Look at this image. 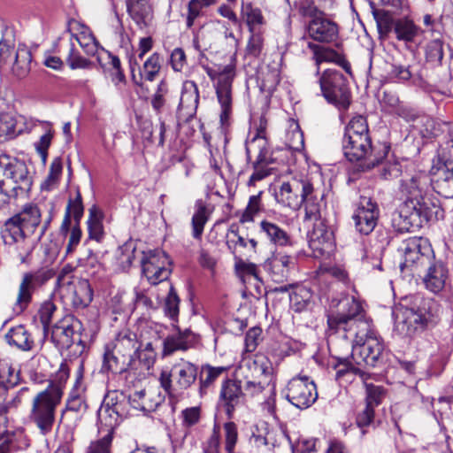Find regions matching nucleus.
Wrapping results in <instances>:
<instances>
[{"label": "nucleus", "instance_id": "c9c22d12", "mask_svg": "<svg viewBox=\"0 0 453 453\" xmlns=\"http://www.w3.org/2000/svg\"><path fill=\"white\" fill-rule=\"evenodd\" d=\"M127 12L132 19L141 27L148 25L150 7L145 0H127Z\"/></svg>", "mask_w": 453, "mask_h": 453}, {"label": "nucleus", "instance_id": "a18cd8bd", "mask_svg": "<svg viewBox=\"0 0 453 453\" xmlns=\"http://www.w3.org/2000/svg\"><path fill=\"white\" fill-rule=\"evenodd\" d=\"M127 294L124 291H118L107 303V309L114 315L122 314L128 310H133L132 303H127Z\"/></svg>", "mask_w": 453, "mask_h": 453}, {"label": "nucleus", "instance_id": "13d9d810", "mask_svg": "<svg viewBox=\"0 0 453 453\" xmlns=\"http://www.w3.org/2000/svg\"><path fill=\"white\" fill-rule=\"evenodd\" d=\"M286 141L292 150L301 151L304 148L303 134L297 124H295L294 128L288 132Z\"/></svg>", "mask_w": 453, "mask_h": 453}, {"label": "nucleus", "instance_id": "6e6d98bb", "mask_svg": "<svg viewBox=\"0 0 453 453\" xmlns=\"http://www.w3.org/2000/svg\"><path fill=\"white\" fill-rule=\"evenodd\" d=\"M264 48V37L260 31L250 33L248 44L246 46V56L258 58Z\"/></svg>", "mask_w": 453, "mask_h": 453}, {"label": "nucleus", "instance_id": "4d7b16f0", "mask_svg": "<svg viewBox=\"0 0 453 453\" xmlns=\"http://www.w3.org/2000/svg\"><path fill=\"white\" fill-rule=\"evenodd\" d=\"M311 293L304 288H298L290 296V305L296 311H301L306 308L311 299Z\"/></svg>", "mask_w": 453, "mask_h": 453}, {"label": "nucleus", "instance_id": "473e14b6", "mask_svg": "<svg viewBox=\"0 0 453 453\" xmlns=\"http://www.w3.org/2000/svg\"><path fill=\"white\" fill-rule=\"evenodd\" d=\"M119 349L120 346L114 342L107 343L104 349V367L114 373H122L126 371V355L123 354L119 358L116 354V352L120 351Z\"/></svg>", "mask_w": 453, "mask_h": 453}, {"label": "nucleus", "instance_id": "423d86ee", "mask_svg": "<svg viewBox=\"0 0 453 453\" xmlns=\"http://www.w3.org/2000/svg\"><path fill=\"white\" fill-rule=\"evenodd\" d=\"M342 150L346 158L350 162H360L364 170L373 168L387 156L388 147L384 146L378 150L372 145L370 136H343Z\"/></svg>", "mask_w": 453, "mask_h": 453}, {"label": "nucleus", "instance_id": "338daca9", "mask_svg": "<svg viewBox=\"0 0 453 453\" xmlns=\"http://www.w3.org/2000/svg\"><path fill=\"white\" fill-rule=\"evenodd\" d=\"M438 194L441 196L451 199L453 198V170L447 172L445 177L436 181Z\"/></svg>", "mask_w": 453, "mask_h": 453}, {"label": "nucleus", "instance_id": "ddd939ff", "mask_svg": "<svg viewBox=\"0 0 453 453\" xmlns=\"http://www.w3.org/2000/svg\"><path fill=\"white\" fill-rule=\"evenodd\" d=\"M141 264L142 274L152 285L166 280L172 273L171 260L160 250L144 252Z\"/></svg>", "mask_w": 453, "mask_h": 453}, {"label": "nucleus", "instance_id": "09e8293b", "mask_svg": "<svg viewBox=\"0 0 453 453\" xmlns=\"http://www.w3.org/2000/svg\"><path fill=\"white\" fill-rule=\"evenodd\" d=\"M344 136H370L366 119L361 115L353 117L345 128Z\"/></svg>", "mask_w": 453, "mask_h": 453}, {"label": "nucleus", "instance_id": "2eb2a0df", "mask_svg": "<svg viewBox=\"0 0 453 453\" xmlns=\"http://www.w3.org/2000/svg\"><path fill=\"white\" fill-rule=\"evenodd\" d=\"M311 191L312 184L310 180L306 179H292L280 185L279 190L275 192V198L279 203L293 210H297Z\"/></svg>", "mask_w": 453, "mask_h": 453}, {"label": "nucleus", "instance_id": "4468645a", "mask_svg": "<svg viewBox=\"0 0 453 453\" xmlns=\"http://www.w3.org/2000/svg\"><path fill=\"white\" fill-rule=\"evenodd\" d=\"M304 13L311 17V19L306 26L309 38L322 43H330L336 41L339 28L334 21L326 18L316 7H310Z\"/></svg>", "mask_w": 453, "mask_h": 453}, {"label": "nucleus", "instance_id": "a211bd4d", "mask_svg": "<svg viewBox=\"0 0 453 453\" xmlns=\"http://www.w3.org/2000/svg\"><path fill=\"white\" fill-rule=\"evenodd\" d=\"M409 300L406 299L393 310V317L397 330L405 332L408 336H411L418 328L424 326V315L419 309L410 307Z\"/></svg>", "mask_w": 453, "mask_h": 453}, {"label": "nucleus", "instance_id": "de8ad7c7", "mask_svg": "<svg viewBox=\"0 0 453 453\" xmlns=\"http://www.w3.org/2000/svg\"><path fill=\"white\" fill-rule=\"evenodd\" d=\"M88 229L89 238L100 242L104 236V228L101 217L96 209H89V217L88 219Z\"/></svg>", "mask_w": 453, "mask_h": 453}, {"label": "nucleus", "instance_id": "6ab92c4d", "mask_svg": "<svg viewBox=\"0 0 453 453\" xmlns=\"http://www.w3.org/2000/svg\"><path fill=\"white\" fill-rule=\"evenodd\" d=\"M309 246L316 257L329 256L334 251V232L326 219L314 222L309 235Z\"/></svg>", "mask_w": 453, "mask_h": 453}, {"label": "nucleus", "instance_id": "a878e982", "mask_svg": "<svg viewBox=\"0 0 453 453\" xmlns=\"http://www.w3.org/2000/svg\"><path fill=\"white\" fill-rule=\"evenodd\" d=\"M242 385L235 380H227L222 385L220 391V403L224 407L229 418H232L235 408L239 406L242 400Z\"/></svg>", "mask_w": 453, "mask_h": 453}, {"label": "nucleus", "instance_id": "dca6fc26", "mask_svg": "<svg viewBox=\"0 0 453 453\" xmlns=\"http://www.w3.org/2000/svg\"><path fill=\"white\" fill-rule=\"evenodd\" d=\"M288 400L299 409H306L317 399L316 385L308 377H296L288 381Z\"/></svg>", "mask_w": 453, "mask_h": 453}, {"label": "nucleus", "instance_id": "680f3d73", "mask_svg": "<svg viewBox=\"0 0 453 453\" xmlns=\"http://www.w3.org/2000/svg\"><path fill=\"white\" fill-rule=\"evenodd\" d=\"M112 438L113 434H111L110 431L102 438L91 441L88 449V453H111Z\"/></svg>", "mask_w": 453, "mask_h": 453}, {"label": "nucleus", "instance_id": "c85d7f7f", "mask_svg": "<svg viewBox=\"0 0 453 453\" xmlns=\"http://www.w3.org/2000/svg\"><path fill=\"white\" fill-rule=\"evenodd\" d=\"M324 194L312 187V191L309 194L304 203V220L305 221H319L326 219L323 217V211L326 208V203L323 200Z\"/></svg>", "mask_w": 453, "mask_h": 453}, {"label": "nucleus", "instance_id": "774afa93", "mask_svg": "<svg viewBox=\"0 0 453 453\" xmlns=\"http://www.w3.org/2000/svg\"><path fill=\"white\" fill-rule=\"evenodd\" d=\"M168 93V85L165 81H161L157 88L155 94L151 98V105L157 112L161 111L165 104V96Z\"/></svg>", "mask_w": 453, "mask_h": 453}, {"label": "nucleus", "instance_id": "1a4fd4ad", "mask_svg": "<svg viewBox=\"0 0 453 453\" xmlns=\"http://www.w3.org/2000/svg\"><path fill=\"white\" fill-rule=\"evenodd\" d=\"M321 93L326 100L338 107L347 109L350 104V92L344 75L337 70L327 69L319 79Z\"/></svg>", "mask_w": 453, "mask_h": 453}, {"label": "nucleus", "instance_id": "a19ab883", "mask_svg": "<svg viewBox=\"0 0 453 453\" xmlns=\"http://www.w3.org/2000/svg\"><path fill=\"white\" fill-rule=\"evenodd\" d=\"M307 46L313 52V58L318 65L322 62L339 63L342 60V55L333 49L311 42H309Z\"/></svg>", "mask_w": 453, "mask_h": 453}, {"label": "nucleus", "instance_id": "5fc2aeb1", "mask_svg": "<svg viewBox=\"0 0 453 453\" xmlns=\"http://www.w3.org/2000/svg\"><path fill=\"white\" fill-rule=\"evenodd\" d=\"M273 377L255 380H237L242 388L249 395H254L262 392L265 386H268Z\"/></svg>", "mask_w": 453, "mask_h": 453}, {"label": "nucleus", "instance_id": "f03ea898", "mask_svg": "<svg viewBox=\"0 0 453 453\" xmlns=\"http://www.w3.org/2000/svg\"><path fill=\"white\" fill-rule=\"evenodd\" d=\"M42 221V213L39 207L34 203H27L21 211L8 219L1 227V239L5 246H17L16 258L25 263L30 251L24 247L26 239L32 235Z\"/></svg>", "mask_w": 453, "mask_h": 453}, {"label": "nucleus", "instance_id": "603ef678", "mask_svg": "<svg viewBox=\"0 0 453 453\" xmlns=\"http://www.w3.org/2000/svg\"><path fill=\"white\" fill-rule=\"evenodd\" d=\"M54 136V130L50 124L45 127V133L40 137L39 141L35 143V148L42 158L46 163L48 158V150L51 144Z\"/></svg>", "mask_w": 453, "mask_h": 453}, {"label": "nucleus", "instance_id": "e2e57ef3", "mask_svg": "<svg viewBox=\"0 0 453 453\" xmlns=\"http://www.w3.org/2000/svg\"><path fill=\"white\" fill-rule=\"evenodd\" d=\"M180 298L172 285H169V292L165 302V312L174 319L179 314Z\"/></svg>", "mask_w": 453, "mask_h": 453}, {"label": "nucleus", "instance_id": "cd10ccee", "mask_svg": "<svg viewBox=\"0 0 453 453\" xmlns=\"http://www.w3.org/2000/svg\"><path fill=\"white\" fill-rule=\"evenodd\" d=\"M164 402L162 396L156 390H139L128 396L129 404L135 410L151 412Z\"/></svg>", "mask_w": 453, "mask_h": 453}, {"label": "nucleus", "instance_id": "f704fd0d", "mask_svg": "<svg viewBox=\"0 0 453 453\" xmlns=\"http://www.w3.org/2000/svg\"><path fill=\"white\" fill-rule=\"evenodd\" d=\"M252 155L256 156V159L253 162L254 172L250 177L248 182L250 186H254L257 181H259L268 176L270 174V171L267 168V165L273 163L271 152L257 151V153H252Z\"/></svg>", "mask_w": 453, "mask_h": 453}, {"label": "nucleus", "instance_id": "f257e3e1", "mask_svg": "<svg viewBox=\"0 0 453 453\" xmlns=\"http://www.w3.org/2000/svg\"><path fill=\"white\" fill-rule=\"evenodd\" d=\"M429 178L416 173L401 180L399 192L404 201L392 215V226L400 233L414 231L433 219L442 216L436 198L428 196Z\"/></svg>", "mask_w": 453, "mask_h": 453}, {"label": "nucleus", "instance_id": "2f4dec72", "mask_svg": "<svg viewBox=\"0 0 453 453\" xmlns=\"http://www.w3.org/2000/svg\"><path fill=\"white\" fill-rule=\"evenodd\" d=\"M93 291L87 280H81L72 286L71 303L75 310H82L89 305Z\"/></svg>", "mask_w": 453, "mask_h": 453}, {"label": "nucleus", "instance_id": "4c0bfd02", "mask_svg": "<svg viewBox=\"0 0 453 453\" xmlns=\"http://www.w3.org/2000/svg\"><path fill=\"white\" fill-rule=\"evenodd\" d=\"M419 27L407 18L397 19L395 26V37L399 41L411 42L418 35Z\"/></svg>", "mask_w": 453, "mask_h": 453}, {"label": "nucleus", "instance_id": "0e129e2a", "mask_svg": "<svg viewBox=\"0 0 453 453\" xmlns=\"http://www.w3.org/2000/svg\"><path fill=\"white\" fill-rule=\"evenodd\" d=\"M426 58L430 62L441 63L443 58V42L440 39L431 41L426 50Z\"/></svg>", "mask_w": 453, "mask_h": 453}, {"label": "nucleus", "instance_id": "e433bc0d", "mask_svg": "<svg viewBox=\"0 0 453 453\" xmlns=\"http://www.w3.org/2000/svg\"><path fill=\"white\" fill-rule=\"evenodd\" d=\"M195 213L193 214L191 224H192V235L195 239H200L205 224L209 219L211 211L208 210L204 201L199 199L195 204Z\"/></svg>", "mask_w": 453, "mask_h": 453}, {"label": "nucleus", "instance_id": "0eeeda50", "mask_svg": "<svg viewBox=\"0 0 453 453\" xmlns=\"http://www.w3.org/2000/svg\"><path fill=\"white\" fill-rule=\"evenodd\" d=\"M32 53L24 44L15 48L12 40L0 41V73L9 72L14 78H26L31 70Z\"/></svg>", "mask_w": 453, "mask_h": 453}, {"label": "nucleus", "instance_id": "6e6552de", "mask_svg": "<svg viewBox=\"0 0 453 453\" xmlns=\"http://www.w3.org/2000/svg\"><path fill=\"white\" fill-rule=\"evenodd\" d=\"M197 367L189 361L180 359L170 370H162L159 382L162 388L173 396L179 391L187 390L196 380Z\"/></svg>", "mask_w": 453, "mask_h": 453}, {"label": "nucleus", "instance_id": "bf43d9fd", "mask_svg": "<svg viewBox=\"0 0 453 453\" xmlns=\"http://www.w3.org/2000/svg\"><path fill=\"white\" fill-rule=\"evenodd\" d=\"M66 62L71 69H85L90 65V61L80 55L76 50L73 42H70L69 53Z\"/></svg>", "mask_w": 453, "mask_h": 453}, {"label": "nucleus", "instance_id": "7c9ffc66", "mask_svg": "<svg viewBox=\"0 0 453 453\" xmlns=\"http://www.w3.org/2000/svg\"><path fill=\"white\" fill-rule=\"evenodd\" d=\"M81 325L79 320L72 317H66L55 324L50 332V340H60L61 338L73 339L80 337Z\"/></svg>", "mask_w": 453, "mask_h": 453}, {"label": "nucleus", "instance_id": "7ed1b4c3", "mask_svg": "<svg viewBox=\"0 0 453 453\" xmlns=\"http://www.w3.org/2000/svg\"><path fill=\"white\" fill-rule=\"evenodd\" d=\"M32 179L24 161L7 155L0 156V195L5 199L27 196Z\"/></svg>", "mask_w": 453, "mask_h": 453}, {"label": "nucleus", "instance_id": "9b49d317", "mask_svg": "<svg viewBox=\"0 0 453 453\" xmlns=\"http://www.w3.org/2000/svg\"><path fill=\"white\" fill-rule=\"evenodd\" d=\"M398 252L403 258L400 264L401 270L410 269L416 271L420 267L430 265L434 258V251L427 239L422 237H411L403 241Z\"/></svg>", "mask_w": 453, "mask_h": 453}, {"label": "nucleus", "instance_id": "72a5a7b5", "mask_svg": "<svg viewBox=\"0 0 453 453\" xmlns=\"http://www.w3.org/2000/svg\"><path fill=\"white\" fill-rule=\"evenodd\" d=\"M266 127L267 120L261 117L255 136L246 143V154L249 159L251 158L252 153L257 151L271 152L266 138Z\"/></svg>", "mask_w": 453, "mask_h": 453}, {"label": "nucleus", "instance_id": "58836bf2", "mask_svg": "<svg viewBox=\"0 0 453 453\" xmlns=\"http://www.w3.org/2000/svg\"><path fill=\"white\" fill-rule=\"evenodd\" d=\"M125 415V408L115 410L102 403L98 411L100 422L106 426V431L113 434L114 427L119 424V419Z\"/></svg>", "mask_w": 453, "mask_h": 453}, {"label": "nucleus", "instance_id": "49530a36", "mask_svg": "<svg viewBox=\"0 0 453 453\" xmlns=\"http://www.w3.org/2000/svg\"><path fill=\"white\" fill-rule=\"evenodd\" d=\"M56 310V305L50 301L44 302L39 309L38 315L40 321L43 326L44 338L50 337V333L51 332L52 328L50 323Z\"/></svg>", "mask_w": 453, "mask_h": 453}, {"label": "nucleus", "instance_id": "bb28decb", "mask_svg": "<svg viewBox=\"0 0 453 453\" xmlns=\"http://www.w3.org/2000/svg\"><path fill=\"white\" fill-rule=\"evenodd\" d=\"M427 265L428 268L424 275L423 282L429 291L439 293L445 288L449 279L448 269L441 262H431Z\"/></svg>", "mask_w": 453, "mask_h": 453}, {"label": "nucleus", "instance_id": "c03bdc74", "mask_svg": "<svg viewBox=\"0 0 453 453\" xmlns=\"http://www.w3.org/2000/svg\"><path fill=\"white\" fill-rule=\"evenodd\" d=\"M76 41L88 55H95L97 50V42L88 28L83 27L78 35L71 34L70 42Z\"/></svg>", "mask_w": 453, "mask_h": 453}, {"label": "nucleus", "instance_id": "37998d69", "mask_svg": "<svg viewBox=\"0 0 453 453\" xmlns=\"http://www.w3.org/2000/svg\"><path fill=\"white\" fill-rule=\"evenodd\" d=\"M262 194L263 192L260 191L258 194L250 196L248 204L239 219L242 224L253 222L254 218L263 210Z\"/></svg>", "mask_w": 453, "mask_h": 453}, {"label": "nucleus", "instance_id": "4be33fe9", "mask_svg": "<svg viewBox=\"0 0 453 453\" xmlns=\"http://www.w3.org/2000/svg\"><path fill=\"white\" fill-rule=\"evenodd\" d=\"M383 342H356L349 345L351 348V357L357 364L362 363L374 366L380 357L384 345Z\"/></svg>", "mask_w": 453, "mask_h": 453}, {"label": "nucleus", "instance_id": "393cba45", "mask_svg": "<svg viewBox=\"0 0 453 453\" xmlns=\"http://www.w3.org/2000/svg\"><path fill=\"white\" fill-rule=\"evenodd\" d=\"M346 336H335L341 340H378V334L372 321L368 319L357 318L348 326H344Z\"/></svg>", "mask_w": 453, "mask_h": 453}, {"label": "nucleus", "instance_id": "69168bd1", "mask_svg": "<svg viewBox=\"0 0 453 453\" xmlns=\"http://www.w3.org/2000/svg\"><path fill=\"white\" fill-rule=\"evenodd\" d=\"M65 211L73 218L75 224L73 226H80V221L83 216V204L80 193L77 194L74 199H70L65 208Z\"/></svg>", "mask_w": 453, "mask_h": 453}, {"label": "nucleus", "instance_id": "f3484780", "mask_svg": "<svg viewBox=\"0 0 453 453\" xmlns=\"http://www.w3.org/2000/svg\"><path fill=\"white\" fill-rule=\"evenodd\" d=\"M273 377V366L264 354L244 356L235 371L236 380H255Z\"/></svg>", "mask_w": 453, "mask_h": 453}, {"label": "nucleus", "instance_id": "052dcab7", "mask_svg": "<svg viewBox=\"0 0 453 453\" xmlns=\"http://www.w3.org/2000/svg\"><path fill=\"white\" fill-rule=\"evenodd\" d=\"M225 432V449L227 453H234L235 445L238 441L237 426L230 421L224 425Z\"/></svg>", "mask_w": 453, "mask_h": 453}, {"label": "nucleus", "instance_id": "f8f14e48", "mask_svg": "<svg viewBox=\"0 0 453 453\" xmlns=\"http://www.w3.org/2000/svg\"><path fill=\"white\" fill-rule=\"evenodd\" d=\"M206 73L211 80L216 81V94L221 106L220 122L222 126H227L232 111V83L235 77V65L228 64L220 72L206 68Z\"/></svg>", "mask_w": 453, "mask_h": 453}, {"label": "nucleus", "instance_id": "c756f323", "mask_svg": "<svg viewBox=\"0 0 453 453\" xmlns=\"http://www.w3.org/2000/svg\"><path fill=\"white\" fill-rule=\"evenodd\" d=\"M260 231L265 235L270 243L275 246L286 247L291 245L289 234L276 223L262 220L260 222Z\"/></svg>", "mask_w": 453, "mask_h": 453}, {"label": "nucleus", "instance_id": "39448f33", "mask_svg": "<svg viewBox=\"0 0 453 453\" xmlns=\"http://www.w3.org/2000/svg\"><path fill=\"white\" fill-rule=\"evenodd\" d=\"M363 311L360 301L354 296L343 295L334 298L327 316L328 337L346 336L344 326L361 317Z\"/></svg>", "mask_w": 453, "mask_h": 453}, {"label": "nucleus", "instance_id": "20e7f679", "mask_svg": "<svg viewBox=\"0 0 453 453\" xmlns=\"http://www.w3.org/2000/svg\"><path fill=\"white\" fill-rule=\"evenodd\" d=\"M61 400L62 392L57 387H47L33 398L29 418L42 434L45 435L52 431L56 411Z\"/></svg>", "mask_w": 453, "mask_h": 453}, {"label": "nucleus", "instance_id": "5701e85b", "mask_svg": "<svg viewBox=\"0 0 453 453\" xmlns=\"http://www.w3.org/2000/svg\"><path fill=\"white\" fill-rule=\"evenodd\" d=\"M357 375L363 380L366 389V405L374 408L378 406L385 395L384 388L381 386L373 385L369 383L367 380L370 376L365 372L356 367H346L339 369L336 372V377L342 378L345 375Z\"/></svg>", "mask_w": 453, "mask_h": 453}, {"label": "nucleus", "instance_id": "b1692460", "mask_svg": "<svg viewBox=\"0 0 453 453\" xmlns=\"http://www.w3.org/2000/svg\"><path fill=\"white\" fill-rule=\"evenodd\" d=\"M294 265V259L290 256L274 253L265 262L264 267L273 281L280 283L288 280Z\"/></svg>", "mask_w": 453, "mask_h": 453}, {"label": "nucleus", "instance_id": "3c124183", "mask_svg": "<svg viewBox=\"0 0 453 453\" xmlns=\"http://www.w3.org/2000/svg\"><path fill=\"white\" fill-rule=\"evenodd\" d=\"M223 371L224 368L222 367H212L210 365H206L203 368L199 378V390L201 395L206 393V389L215 381Z\"/></svg>", "mask_w": 453, "mask_h": 453}, {"label": "nucleus", "instance_id": "aec40b11", "mask_svg": "<svg viewBox=\"0 0 453 453\" xmlns=\"http://www.w3.org/2000/svg\"><path fill=\"white\" fill-rule=\"evenodd\" d=\"M379 208L370 197L362 196L353 215L355 227L361 234H369L377 225Z\"/></svg>", "mask_w": 453, "mask_h": 453}, {"label": "nucleus", "instance_id": "ea45409f", "mask_svg": "<svg viewBox=\"0 0 453 453\" xmlns=\"http://www.w3.org/2000/svg\"><path fill=\"white\" fill-rule=\"evenodd\" d=\"M242 16L249 27L250 33L259 31L258 27L264 24V17L260 9L254 7L251 3L242 4Z\"/></svg>", "mask_w": 453, "mask_h": 453}, {"label": "nucleus", "instance_id": "864d4df0", "mask_svg": "<svg viewBox=\"0 0 453 453\" xmlns=\"http://www.w3.org/2000/svg\"><path fill=\"white\" fill-rule=\"evenodd\" d=\"M62 160L60 157H56L51 162L50 166V173L46 180L42 183V188L50 190L56 184L62 173Z\"/></svg>", "mask_w": 453, "mask_h": 453}, {"label": "nucleus", "instance_id": "79ce46f5", "mask_svg": "<svg viewBox=\"0 0 453 453\" xmlns=\"http://www.w3.org/2000/svg\"><path fill=\"white\" fill-rule=\"evenodd\" d=\"M20 381L19 371L16 370L6 361H0V385L3 388H13Z\"/></svg>", "mask_w": 453, "mask_h": 453}, {"label": "nucleus", "instance_id": "412c9836", "mask_svg": "<svg viewBox=\"0 0 453 453\" xmlns=\"http://www.w3.org/2000/svg\"><path fill=\"white\" fill-rule=\"evenodd\" d=\"M199 104V91L195 81H186L182 84L180 103L177 108L179 119L188 122L196 113Z\"/></svg>", "mask_w": 453, "mask_h": 453}, {"label": "nucleus", "instance_id": "8fccbe9b", "mask_svg": "<svg viewBox=\"0 0 453 453\" xmlns=\"http://www.w3.org/2000/svg\"><path fill=\"white\" fill-rule=\"evenodd\" d=\"M161 69V57L158 53H153L147 58L142 66V76L149 81H153Z\"/></svg>", "mask_w": 453, "mask_h": 453}, {"label": "nucleus", "instance_id": "9d476101", "mask_svg": "<svg viewBox=\"0 0 453 453\" xmlns=\"http://www.w3.org/2000/svg\"><path fill=\"white\" fill-rule=\"evenodd\" d=\"M54 275V271L47 268L25 273L19 285L18 295L12 305V313L14 315L22 314L31 303L33 294Z\"/></svg>", "mask_w": 453, "mask_h": 453}]
</instances>
